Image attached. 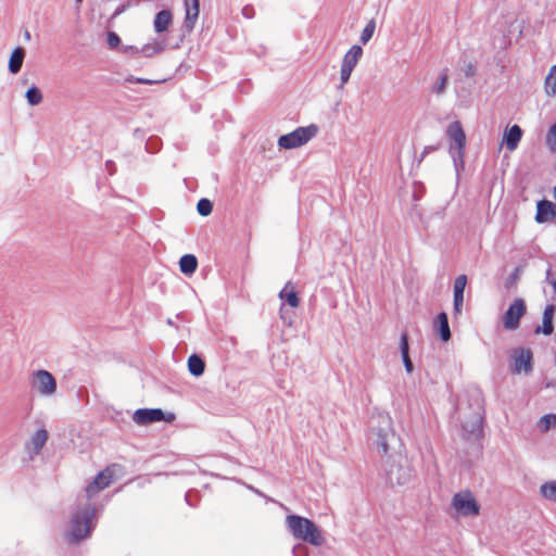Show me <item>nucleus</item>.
I'll return each mask as SVG.
<instances>
[{
	"instance_id": "19",
	"label": "nucleus",
	"mask_w": 556,
	"mask_h": 556,
	"mask_svg": "<svg viewBox=\"0 0 556 556\" xmlns=\"http://www.w3.org/2000/svg\"><path fill=\"white\" fill-rule=\"evenodd\" d=\"M172 22H173L172 12L169 10H162L154 17V22H153L154 30L159 34L163 33V31L167 30V28L169 27Z\"/></svg>"
},
{
	"instance_id": "6",
	"label": "nucleus",
	"mask_w": 556,
	"mask_h": 556,
	"mask_svg": "<svg viewBox=\"0 0 556 556\" xmlns=\"http://www.w3.org/2000/svg\"><path fill=\"white\" fill-rule=\"evenodd\" d=\"M318 128L316 125L306 127H298L295 130L282 135L278 138V146L280 149L291 150L307 143L313 137L316 136Z\"/></svg>"
},
{
	"instance_id": "11",
	"label": "nucleus",
	"mask_w": 556,
	"mask_h": 556,
	"mask_svg": "<svg viewBox=\"0 0 556 556\" xmlns=\"http://www.w3.org/2000/svg\"><path fill=\"white\" fill-rule=\"evenodd\" d=\"M511 359L513 374H520L521 371L528 374L532 370V352L529 349L518 348L513 350Z\"/></svg>"
},
{
	"instance_id": "33",
	"label": "nucleus",
	"mask_w": 556,
	"mask_h": 556,
	"mask_svg": "<svg viewBox=\"0 0 556 556\" xmlns=\"http://www.w3.org/2000/svg\"><path fill=\"white\" fill-rule=\"evenodd\" d=\"M556 425V415L547 414L541 417L539 426L542 431H547L551 427Z\"/></svg>"
},
{
	"instance_id": "27",
	"label": "nucleus",
	"mask_w": 556,
	"mask_h": 556,
	"mask_svg": "<svg viewBox=\"0 0 556 556\" xmlns=\"http://www.w3.org/2000/svg\"><path fill=\"white\" fill-rule=\"evenodd\" d=\"M540 494L549 502L556 503V480L547 481L540 486Z\"/></svg>"
},
{
	"instance_id": "30",
	"label": "nucleus",
	"mask_w": 556,
	"mask_h": 556,
	"mask_svg": "<svg viewBox=\"0 0 556 556\" xmlns=\"http://www.w3.org/2000/svg\"><path fill=\"white\" fill-rule=\"evenodd\" d=\"M544 85L547 94H556V65L551 67Z\"/></svg>"
},
{
	"instance_id": "3",
	"label": "nucleus",
	"mask_w": 556,
	"mask_h": 556,
	"mask_svg": "<svg viewBox=\"0 0 556 556\" xmlns=\"http://www.w3.org/2000/svg\"><path fill=\"white\" fill-rule=\"evenodd\" d=\"M94 517V508L86 503L78 506L72 514L68 527L66 530V538L70 542H79L91 534L92 518Z\"/></svg>"
},
{
	"instance_id": "28",
	"label": "nucleus",
	"mask_w": 556,
	"mask_h": 556,
	"mask_svg": "<svg viewBox=\"0 0 556 556\" xmlns=\"http://www.w3.org/2000/svg\"><path fill=\"white\" fill-rule=\"evenodd\" d=\"M447 81V70H443L440 72L437 81L432 85L431 91L438 96L443 94L446 90Z\"/></svg>"
},
{
	"instance_id": "32",
	"label": "nucleus",
	"mask_w": 556,
	"mask_h": 556,
	"mask_svg": "<svg viewBox=\"0 0 556 556\" xmlns=\"http://www.w3.org/2000/svg\"><path fill=\"white\" fill-rule=\"evenodd\" d=\"M376 29V23L374 20H370L367 25L364 27L359 40L362 43L366 45L372 37Z\"/></svg>"
},
{
	"instance_id": "35",
	"label": "nucleus",
	"mask_w": 556,
	"mask_h": 556,
	"mask_svg": "<svg viewBox=\"0 0 556 556\" xmlns=\"http://www.w3.org/2000/svg\"><path fill=\"white\" fill-rule=\"evenodd\" d=\"M467 285V276L466 275H459L455 278L454 281V294L464 293L465 288Z\"/></svg>"
},
{
	"instance_id": "43",
	"label": "nucleus",
	"mask_w": 556,
	"mask_h": 556,
	"mask_svg": "<svg viewBox=\"0 0 556 556\" xmlns=\"http://www.w3.org/2000/svg\"><path fill=\"white\" fill-rule=\"evenodd\" d=\"M137 83H139V84H150L151 81L147 80V79L138 78Z\"/></svg>"
},
{
	"instance_id": "45",
	"label": "nucleus",
	"mask_w": 556,
	"mask_h": 556,
	"mask_svg": "<svg viewBox=\"0 0 556 556\" xmlns=\"http://www.w3.org/2000/svg\"><path fill=\"white\" fill-rule=\"evenodd\" d=\"M167 325H169V326L174 325V323H173V320L170 318L167 319Z\"/></svg>"
},
{
	"instance_id": "42",
	"label": "nucleus",
	"mask_w": 556,
	"mask_h": 556,
	"mask_svg": "<svg viewBox=\"0 0 556 556\" xmlns=\"http://www.w3.org/2000/svg\"><path fill=\"white\" fill-rule=\"evenodd\" d=\"M30 38H31V36H30L29 30L25 29V31H24V39H25L26 41H29V40H30Z\"/></svg>"
},
{
	"instance_id": "8",
	"label": "nucleus",
	"mask_w": 556,
	"mask_h": 556,
	"mask_svg": "<svg viewBox=\"0 0 556 556\" xmlns=\"http://www.w3.org/2000/svg\"><path fill=\"white\" fill-rule=\"evenodd\" d=\"M31 389L42 396H52L56 392V380L45 369L36 370L30 381Z\"/></svg>"
},
{
	"instance_id": "36",
	"label": "nucleus",
	"mask_w": 556,
	"mask_h": 556,
	"mask_svg": "<svg viewBox=\"0 0 556 556\" xmlns=\"http://www.w3.org/2000/svg\"><path fill=\"white\" fill-rule=\"evenodd\" d=\"M352 72H353L352 68H349L348 66H344V65L341 64V68H340V81H341V85H340V88H343L344 85L349 81Z\"/></svg>"
},
{
	"instance_id": "46",
	"label": "nucleus",
	"mask_w": 556,
	"mask_h": 556,
	"mask_svg": "<svg viewBox=\"0 0 556 556\" xmlns=\"http://www.w3.org/2000/svg\"><path fill=\"white\" fill-rule=\"evenodd\" d=\"M112 165H113V163H112L111 161H108V162H106V166H108V168H109L110 166H112Z\"/></svg>"
},
{
	"instance_id": "7",
	"label": "nucleus",
	"mask_w": 556,
	"mask_h": 556,
	"mask_svg": "<svg viewBox=\"0 0 556 556\" xmlns=\"http://www.w3.org/2000/svg\"><path fill=\"white\" fill-rule=\"evenodd\" d=\"M451 506L458 517H476L480 514V505L469 490L455 493Z\"/></svg>"
},
{
	"instance_id": "10",
	"label": "nucleus",
	"mask_w": 556,
	"mask_h": 556,
	"mask_svg": "<svg viewBox=\"0 0 556 556\" xmlns=\"http://www.w3.org/2000/svg\"><path fill=\"white\" fill-rule=\"evenodd\" d=\"M526 303L522 299H515L503 316V325L507 330H515L519 327V321L526 314Z\"/></svg>"
},
{
	"instance_id": "9",
	"label": "nucleus",
	"mask_w": 556,
	"mask_h": 556,
	"mask_svg": "<svg viewBox=\"0 0 556 556\" xmlns=\"http://www.w3.org/2000/svg\"><path fill=\"white\" fill-rule=\"evenodd\" d=\"M174 419L173 413L165 414L161 408H139L132 414V420L140 426L163 420L172 422Z\"/></svg>"
},
{
	"instance_id": "31",
	"label": "nucleus",
	"mask_w": 556,
	"mask_h": 556,
	"mask_svg": "<svg viewBox=\"0 0 556 556\" xmlns=\"http://www.w3.org/2000/svg\"><path fill=\"white\" fill-rule=\"evenodd\" d=\"M25 97L29 105H38L42 101V93L36 86L30 87Z\"/></svg>"
},
{
	"instance_id": "5",
	"label": "nucleus",
	"mask_w": 556,
	"mask_h": 556,
	"mask_svg": "<svg viewBox=\"0 0 556 556\" xmlns=\"http://www.w3.org/2000/svg\"><path fill=\"white\" fill-rule=\"evenodd\" d=\"M446 136L452 141L450 146V154L453 159L455 169L464 168L466 135L460 122L454 121L446 128Z\"/></svg>"
},
{
	"instance_id": "12",
	"label": "nucleus",
	"mask_w": 556,
	"mask_h": 556,
	"mask_svg": "<svg viewBox=\"0 0 556 556\" xmlns=\"http://www.w3.org/2000/svg\"><path fill=\"white\" fill-rule=\"evenodd\" d=\"M113 479V472L110 468L99 472L97 477L86 488V495L88 498L94 496L101 490L108 488Z\"/></svg>"
},
{
	"instance_id": "29",
	"label": "nucleus",
	"mask_w": 556,
	"mask_h": 556,
	"mask_svg": "<svg viewBox=\"0 0 556 556\" xmlns=\"http://www.w3.org/2000/svg\"><path fill=\"white\" fill-rule=\"evenodd\" d=\"M165 49V42L162 40H154L142 47L141 53L144 56H152L156 53L162 52Z\"/></svg>"
},
{
	"instance_id": "18",
	"label": "nucleus",
	"mask_w": 556,
	"mask_h": 556,
	"mask_svg": "<svg viewBox=\"0 0 556 556\" xmlns=\"http://www.w3.org/2000/svg\"><path fill=\"white\" fill-rule=\"evenodd\" d=\"M25 54H26L25 50L21 47H16L12 51L10 59H9V64H8L9 72L11 74H17L21 71L24 59H25Z\"/></svg>"
},
{
	"instance_id": "38",
	"label": "nucleus",
	"mask_w": 556,
	"mask_h": 556,
	"mask_svg": "<svg viewBox=\"0 0 556 556\" xmlns=\"http://www.w3.org/2000/svg\"><path fill=\"white\" fill-rule=\"evenodd\" d=\"M106 42L110 49H115L121 43L119 36L114 31H109Z\"/></svg>"
},
{
	"instance_id": "15",
	"label": "nucleus",
	"mask_w": 556,
	"mask_h": 556,
	"mask_svg": "<svg viewBox=\"0 0 556 556\" xmlns=\"http://www.w3.org/2000/svg\"><path fill=\"white\" fill-rule=\"evenodd\" d=\"M522 130L518 125H513L506 129L503 136V142L509 151H515L521 140Z\"/></svg>"
},
{
	"instance_id": "44",
	"label": "nucleus",
	"mask_w": 556,
	"mask_h": 556,
	"mask_svg": "<svg viewBox=\"0 0 556 556\" xmlns=\"http://www.w3.org/2000/svg\"><path fill=\"white\" fill-rule=\"evenodd\" d=\"M431 149H432V148L427 147V148L425 149L424 153H422V156H424L426 153H428Z\"/></svg>"
},
{
	"instance_id": "22",
	"label": "nucleus",
	"mask_w": 556,
	"mask_h": 556,
	"mask_svg": "<svg viewBox=\"0 0 556 556\" xmlns=\"http://www.w3.org/2000/svg\"><path fill=\"white\" fill-rule=\"evenodd\" d=\"M198 267V260L192 254H185L179 260L180 271L185 275H192Z\"/></svg>"
},
{
	"instance_id": "24",
	"label": "nucleus",
	"mask_w": 556,
	"mask_h": 556,
	"mask_svg": "<svg viewBox=\"0 0 556 556\" xmlns=\"http://www.w3.org/2000/svg\"><path fill=\"white\" fill-rule=\"evenodd\" d=\"M279 298L286 301L291 307L299 306V296L294 290V287L288 282L285 288L279 292Z\"/></svg>"
},
{
	"instance_id": "23",
	"label": "nucleus",
	"mask_w": 556,
	"mask_h": 556,
	"mask_svg": "<svg viewBox=\"0 0 556 556\" xmlns=\"http://www.w3.org/2000/svg\"><path fill=\"white\" fill-rule=\"evenodd\" d=\"M400 350H401L402 359H403L405 370L408 374H412L414 370V365H413V362L410 361V357L408 354L409 346H408V338H407L406 333H403L401 337Z\"/></svg>"
},
{
	"instance_id": "1",
	"label": "nucleus",
	"mask_w": 556,
	"mask_h": 556,
	"mask_svg": "<svg viewBox=\"0 0 556 556\" xmlns=\"http://www.w3.org/2000/svg\"><path fill=\"white\" fill-rule=\"evenodd\" d=\"M368 441L382 456H390L404 451L401 439L393 429V421L389 414L374 415L369 424Z\"/></svg>"
},
{
	"instance_id": "41",
	"label": "nucleus",
	"mask_w": 556,
	"mask_h": 556,
	"mask_svg": "<svg viewBox=\"0 0 556 556\" xmlns=\"http://www.w3.org/2000/svg\"><path fill=\"white\" fill-rule=\"evenodd\" d=\"M122 51L124 53H134V52H138L139 50L136 47H132V46H124L122 48Z\"/></svg>"
},
{
	"instance_id": "4",
	"label": "nucleus",
	"mask_w": 556,
	"mask_h": 556,
	"mask_svg": "<svg viewBox=\"0 0 556 556\" xmlns=\"http://www.w3.org/2000/svg\"><path fill=\"white\" fill-rule=\"evenodd\" d=\"M286 525L291 534L298 540L307 542L313 546H321L325 543L321 530L305 517L288 515Z\"/></svg>"
},
{
	"instance_id": "21",
	"label": "nucleus",
	"mask_w": 556,
	"mask_h": 556,
	"mask_svg": "<svg viewBox=\"0 0 556 556\" xmlns=\"http://www.w3.org/2000/svg\"><path fill=\"white\" fill-rule=\"evenodd\" d=\"M435 324L438 326L441 340L444 342L448 341L451 339V329L446 313L441 312L437 317Z\"/></svg>"
},
{
	"instance_id": "26",
	"label": "nucleus",
	"mask_w": 556,
	"mask_h": 556,
	"mask_svg": "<svg viewBox=\"0 0 556 556\" xmlns=\"http://www.w3.org/2000/svg\"><path fill=\"white\" fill-rule=\"evenodd\" d=\"M188 369L191 375L200 377L204 372L205 364L200 356L193 354L188 358Z\"/></svg>"
},
{
	"instance_id": "16",
	"label": "nucleus",
	"mask_w": 556,
	"mask_h": 556,
	"mask_svg": "<svg viewBox=\"0 0 556 556\" xmlns=\"http://www.w3.org/2000/svg\"><path fill=\"white\" fill-rule=\"evenodd\" d=\"M555 315V306L554 305H546L543 312V324L540 327H536L535 333H543L545 336H549L554 331L553 327V318Z\"/></svg>"
},
{
	"instance_id": "14",
	"label": "nucleus",
	"mask_w": 556,
	"mask_h": 556,
	"mask_svg": "<svg viewBox=\"0 0 556 556\" xmlns=\"http://www.w3.org/2000/svg\"><path fill=\"white\" fill-rule=\"evenodd\" d=\"M186 17L184 26L188 31L194 28L200 12V0H184Z\"/></svg>"
},
{
	"instance_id": "39",
	"label": "nucleus",
	"mask_w": 556,
	"mask_h": 556,
	"mask_svg": "<svg viewBox=\"0 0 556 556\" xmlns=\"http://www.w3.org/2000/svg\"><path fill=\"white\" fill-rule=\"evenodd\" d=\"M464 303V293L454 294V311L460 313Z\"/></svg>"
},
{
	"instance_id": "20",
	"label": "nucleus",
	"mask_w": 556,
	"mask_h": 556,
	"mask_svg": "<svg viewBox=\"0 0 556 556\" xmlns=\"http://www.w3.org/2000/svg\"><path fill=\"white\" fill-rule=\"evenodd\" d=\"M363 55V49L354 45L350 48V50L344 54L342 60V65L348 66L349 68L354 70L357 65L358 61L361 60Z\"/></svg>"
},
{
	"instance_id": "25",
	"label": "nucleus",
	"mask_w": 556,
	"mask_h": 556,
	"mask_svg": "<svg viewBox=\"0 0 556 556\" xmlns=\"http://www.w3.org/2000/svg\"><path fill=\"white\" fill-rule=\"evenodd\" d=\"M463 428L471 435H479L482 429V417L479 414L472 415L470 420L463 425Z\"/></svg>"
},
{
	"instance_id": "37",
	"label": "nucleus",
	"mask_w": 556,
	"mask_h": 556,
	"mask_svg": "<svg viewBox=\"0 0 556 556\" xmlns=\"http://www.w3.org/2000/svg\"><path fill=\"white\" fill-rule=\"evenodd\" d=\"M547 144L552 151L556 150V123L551 127L547 138Z\"/></svg>"
},
{
	"instance_id": "47",
	"label": "nucleus",
	"mask_w": 556,
	"mask_h": 556,
	"mask_svg": "<svg viewBox=\"0 0 556 556\" xmlns=\"http://www.w3.org/2000/svg\"><path fill=\"white\" fill-rule=\"evenodd\" d=\"M77 2H80L81 0H76Z\"/></svg>"
},
{
	"instance_id": "2",
	"label": "nucleus",
	"mask_w": 556,
	"mask_h": 556,
	"mask_svg": "<svg viewBox=\"0 0 556 556\" xmlns=\"http://www.w3.org/2000/svg\"><path fill=\"white\" fill-rule=\"evenodd\" d=\"M383 471L386 481L391 488L407 485L414 477V470L404 451L386 457Z\"/></svg>"
},
{
	"instance_id": "13",
	"label": "nucleus",
	"mask_w": 556,
	"mask_h": 556,
	"mask_svg": "<svg viewBox=\"0 0 556 556\" xmlns=\"http://www.w3.org/2000/svg\"><path fill=\"white\" fill-rule=\"evenodd\" d=\"M556 216V205L548 200H541L536 203L535 222L543 224L552 220Z\"/></svg>"
},
{
	"instance_id": "34",
	"label": "nucleus",
	"mask_w": 556,
	"mask_h": 556,
	"mask_svg": "<svg viewBox=\"0 0 556 556\" xmlns=\"http://www.w3.org/2000/svg\"><path fill=\"white\" fill-rule=\"evenodd\" d=\"M197 210L201 216H207L213 210L212 202L208 199H201L197 204Z\"/></svg>"
},
{
	"instance_id": "17",
	"label": "nucleus",
	"mask_w": 556,
	"mask_h": 556,
	"mask_svg": "<svg viewBox=\"0 0 556 556\" xmlns=\"http://www.w3.org/2000/svg\"><path fill=\"white\" fill-rule=\"evenodd\" d=\"M48 440V432L45 429L37 430L29 442L26 444V448L30 454H38Z\"/></svg>"
},
{
	"instance_id": "40",
	"label": "nucleus",
	"mask_w": 556,
	"mask_h": 556,
	"mask_svg": "<svg viewBox=\"0 0 556 556\" xmlns=\"http://www.w3.org/2000/svg\"><path fill=\"white\" fill-rule=\"evenodd\" d=\"M292 555L293 556H307L308 555V551H307L306 546H304L302 544H296L292 548Z\"/></svg>"
}]
</instances>
